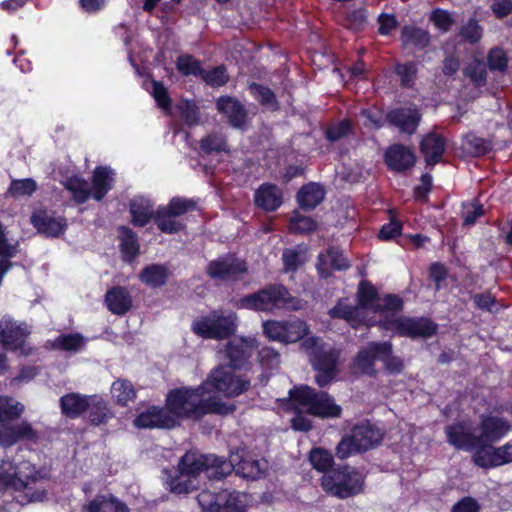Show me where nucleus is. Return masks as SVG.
Segmentation results:
<instances>
[{
  "label": "nucleus",
  "mask_w": 512,
  "mask_h": 512,
  "mask_svg": "<svg viewBox=\"0 0 512 512\" xmlns=\"http://www.w3.org/2000/svg\"><path fill=\"white\" fill-rule=\"evenodd\" d=\"M416 66L413 63L398 64L396 66V73L400 77L401 84L405 87H410L415 79Z\"/></svg>",
  "instance_id": "55"
},
{
  "label": "nucleus",
  "mask_w": 512,
  "mask_h": 512,
  "mask_svg": "<svg viewBox=\"0 0 512 512\" xmlns=\"http://www.w3.org/2000/svg\"><path fill=\"white\" fill-rule=\"evenodd\" d=\"M402 300L398 296L380 297L368 282H361L358 290V303L352 305L347 299L340 300L330 310L332 317L345 319L352 327L379 324L394 334L406 337H429L437 326L425 318L402 317Z\"/></svg>",
  "instance_id": "1"
},
{
  "label": "nucleus",
  "mask_w": 512,
  "mask_h": 512,
  "mask_svg": "<svg viewBox=\"0 0 512 512\" xmlns=\"http://www.w3.org/2000/svg\"><path fill=\"white\" fill-rule=\"evenodd\" d=\"M262 327L266 337L280 343L297 342L309 332L307 324L300 319L268 320L263 322Z\"/></svg>",
  "instance_id": "14"
},
{
  "label": "nucleus",
  "mask_w": 512,
  "mask_h": 512,
  "mask_svg": "<svg viewBox=\"0 0 512 512\" xmlns=\"http://www.w3.org/2000/svg\"><path fill=\"white\" fill-rule=\"evenodd\" d=\"M83 509L86 512H128L127 506L109 493L97 495Z\"/></svg>",
  "instance_id": "28"
},
{
  "label": "nucleus",
  "mask_w": 512,
  "mask_h": 512,
  "mask_svg": "<svg viewBox=\"0 0 512 512\" xmlns=\"http://www.w3.org/2000/svg\"><path fill=\"white\" fill-rule=\"evenodd\" d=\"M316 228L315 221L308 217L295 212L290 220V230L299 233L311 232Z\"/></svg>",
  "instance_id": "49"
},
{
  "label": "nucleus",
  "mask_w": 512,
  "mask_h": 512,
  "mask_svg": "<svg viewBox=\"0 0 512 512\" xmlns=\"http://www.w3.org/2000/svg\"><path fill=\"white\" fill-rule=\"evenodd\" d=\"M302 348L309 355L314 368L318 371L316 382L320 386L328 384L335 376V367L339 351L324 344L317 337H308L302 343Z\"/></svg>",
  "instance_id": "10"
},
{
  "label": "nucleus",
  "mask_w": 512,
  "mask_h": 512,
  "mask_svg": "<svg viewBox=\"0 0 512 512\" xmlns=\"http://www.w3.org/2000/svg\"><path fill=\"white\" fill-rule=\"evenodd\" d=\"M217 108L225 114L230 123L237 128H242L246 123V112L243 106L235 99L222 97L217 101Z\"/></svg>",
  "instance_id": "31"
},
{
  "label": "nucleus",
  "mask_w": 512,
  "mask_h": 512,
  "mask_svg": "<svg viewBox=\"0 0 512 512\" xmlns=\"http://www.w3.org/2000/svg\"><path fill=\"white\" fill-rule=\"evenodd\" d=\"M178 217L172 214L168 209L164 206L158 208L154 215V221L159 228L164 233H175L183 229V223L177 219Z\"/></svg>",
  "instance_id": "37"
},
{
  "label": "nucleus",
  "mask_w": 512,
  "mask_h": 512,
  "mask_svg": "<svg viewBox=\"0 0 512 512\" xmlns=\"http://www.w3.org/2000/svg\"><path fill=\"white\" fill-rule=\"evenodd\" d=\"M29 330L26 325L18 324L8 317L0 320V343L8 350L20 351L27 355L31 348L26 345Z\"/></svg>",
  "instance_id": "15"
},
{
  "label": "nucleus",
  "mask_w": 512,
  "mask_h": 512,
  "mask_svg": "<svg viewBox=\"0 0 512 512\" xmlns=\"http://www.w3.org/2000/svg\"><path fill=\"white\" fill-rule=\"evenodd\" d=\"M325 192L317 183H309L298 192L297 199L301 208L312 210L324 199Z\"/></svg>",
  "instance_id": "34"
},
{
  "label": "nucleus",
  "mask_w": 512,
  "mask_h": 512,
  "mask_svg": "<svg viewBox=\"0 0 512 512\" xmlns=\"http://www.w3.org/2000/svg\"><path fill=\"white\" fill-rule=\"evenodd\" d=\"M112 397L117 403L126 405L129 401L135 398V390L132 384L126 380H116L111 387Z\"/></svg>",
  "instance_id": "42"
},
{
  "label": "nucleus",
  "mask_w": 512,
  "mask_h": 512,
  "mask_svg": "<svg viewBox=\"0 0 512 512\" xmlns=\"http://www.w3.org/2000/svg\"><path fill=\"white\" fill-rule=\"evenodd\" d=\"M255 203L266 211H274L282 204V191L273 184H263L255 192Z\"/></svg>",
  "instance_id": "27"
},
{
  "label": "nucleus",
  "mask_w": 512,
  "mask_h": 512,
  "mask_svg": "<svg viewBox=\"0 0 512 512\" xmlns=\"http://www.w3.org/2000/svg\"><path fill=\"white\" fill-rule=\"evenodd\" d=\"M362 122L369 128H379L381 126V114L376 109L362 110Z\"/></svg>",
  "instance_id": "62"
},
{
  "label": "nucleus",
  "mask_w": 512,
  "mask_h": 512,
  "mask_svg": "<svg viewBox=\"0 0 512 512\" xmlns=\"http://www.w3.org/2000/svg\"><path fill=\"white\" fill-rule=\"evenodd\" d=\"M259 359L262 367L267 370L276 369L280 364V355L269 347L261 349Z\"/></svg>",
  "instance_id": "53"
},
{
  "label": "nucleus",
  "mask_w": 512,
  "mask_h": 512,
  "mask_svg": "<svg viewBox=\"0 0 512 512\" xmlns=\"http://www.w3.org/2000/svg\"><path fill=\"white\" fill-rule=\"evenodd\" d=\"M121 251L127 261H131L139 252V244L135 233L127 227H120Z\"/></svg>",
  "instance_id": "39"
},
{
  "label": "nucleus",
  "mask_w": 512,
  "mask_h": 512,
  "mask_svg": "<svg viewBox=\"0 0 512 512\" xmlns=\"http://www.w3.org/2000/svg\"><path fill=\"white\" fill-rule=\"evenodd\" d=\"M37 188L36 182L31 178L13 180L8 193L13 197H23L32 195Z\"/></svg>",
  "instance_id": "44"
},
{
  "label": "nucleus",
  "mask_w": 512,
  "mask_h": 512,
  "mask_svg": "<svg viewBox=\"0 0 512 512\" xmlns=\"http://www.w3.org/2000/svg\"><path fill=\"white\" fill-rule=\"evenodd\" d=\"M203 80L213 87L224 85L228 81V74L223 66L215 67L209 71L202 70Z\"/></svg>",
  "instance_id": "48"
},
{
  "label": "nucleus",
  "mask_w": 512,
  "mask_h": 512,
  "mask_svg": "<svg viewBox=\"0 0 512 512\" xmlns=\"http://www.w3.org/2000/svg\"><path fill=\"white\" fill-rule=\"evenodd\" d=\"M430 19L436 28L444 32L447 31L453 23L451 15L448 12L440 9L433 11Z\"/></svg>",
  "instance_id": "59"
},
{
  "label": "nucleus",
  "mask_w": 512,
  "mask_h": 512,
  "mask_svg": "<svg viewBox=\"0 0 512 512\" xmlns=\"http://www.w3.org/2000/svg\"><path fill=\"white\" fill-rule=\"evenodd\" d=\"M462 38L470 43H475L482 37V29L474 20H470L461 28Z\"/></svg>",
  "instance_id": "57"
},
{
  "label": "nucleus",
  "mask_w": 512,
  "mask_h": 512,
  "mask_svg": "<svg viewBox=\"0 0 512 512\" xmlns=\"http://www.w3.org/2000/svg\"><path fill=\"white\" fill-rule=\"evenodd\" d=\"M382 437L381 430L375 425L369 422L361 423L352 429L351 435L340 441L336 454L340 459H346L354 453L372 448Z\"/></svg>",
  "instance_id": "12"
},
{
  "label": "nucleus",
  "mask_w": 512,
  "mask_h": 512,
  "mask_svg": "<svg viewBox=\"0 0 512 512\" xmlns=\"http://www.w3.org/2000/svg\"><path fill=\"white\" fill-rule=\"evenodd\" d=\"M402 42L405 45L425 47L429 42V35L420 28L404 27L401 34Z\"/></svg>",
  "instance_id": "43"
},
{
  "label": "nucleus",
  "mask_w": 512,
  "mask_h": 512,
  "mask_svg": "<svg viewBox=\"0 0 512 512\" xmlns=\"http://www.w3.org/2000/svg\"><path fill=\"white\" fill-rule=\"evenodd\" d=\"M256 346L254 338H240L230 342L226 348V356L230 360L229 366L240 367L250 357Z\"/></svg>",
  "instance_id": "26"
},
{
  "label": "nucleus",
  "mask_w": 512,
  "mask_h": 512,
  "mask_svg": "<svg viewBox=\"0 0 512 512\" xmlns=\"http://www.w3.org/2000/svg\"><path fill=\"white\" fill-rule=\"evenodd\" d=\"M473 460L476 465L482 468L500 466L498 462V449L491 444H479L473 449Z\"/></svg>",
  "instance_id": "36"
},
{
  "label": "nucleus",
  "mask_w": 512,
  "mask_h": 512,
  "mask_svg": "<svg viewBox=\"0 0 512 512\" xmlns=\"http://www.w3.org/2000/svg\"><path fill=\"white\" fill-rule=\"evenodd\" d=\"M444 150L445 141L443 137L438 134L429 133L421 141V151L429 165L438 163L442 158Z\"/></svg>",
  "instance_id": "32"
},
{
  "label": "nucleus",
  "mask_w": 512,
  "mask_h": 512,
  "mask_svg": "<svg viewBox=\"0 0 512 512\" xmlns=\"http://www.w3.org/2000/svg\"><path fill=\"white\" fill-rule=\"evenodd\" d=\"M134 424L138 428H172L174 418L167 408L151 406L135 418Z\"/></svg>",
  "instance_id": "22"
},
{
  "label": "nucleus",
  "mask_w": 512,
  "mask_h": 512,
  "mask_svg": "<svg viewBox=\"0 0 512 512\" xmlns=\"http://www.w3.org/2000/svg\"><path fill=\"white\" fill-rule=\"evenodd\" d=\"M106 305L113 314L123 315L132 306V298L129 292L122 287H114L107 291Z\"/></svg>",
  "instance_id": "30"
},
{
  "label": "nucleus",
  "mask_w": 512,
  "mask_h": 512,
  "mask_svg": "<svg viewBox=\"0 0 512 512\" xmlns=\"http://www.w3.org/2000/svg\"><path fill=\"white\" fill-rule=\"evenodd\" d=\"M231 473V465L216 455L188 452L182 456L178 471L169 476L166 484L171 492L189 493L200 485L203 478L220 479Z\"/></svg>",
  "instance_id": "2"
},
{
  "label": "nucleus",
  "mask_w": 512,
  "mask_h": 512,
  "mask_svg": "<svg viewBox=\"0 0 512 512\" xmlns=\"http://www.w3.org/2000/svg\"><path fill=\"white\" fill-rule=\"evenodd\" d=\"M309 460L312 466L318 471H325L333 464L332 454L322 448L312 449L309 455Z\"/></svg>",
  "instance_id": "45"
},
{
  "label": "nucleus",
  "mask_w": 512,
  "mask_h": 512,
  "mask_svg": "<svg viewBox=\"0 0 512 512\" xmlns=\"http://www.w3.org/2000/svg\"><path fill=\"white\" fill-rule=\"evenodd\" d=\"M132 222L136 226L146 225L154 215L150 201L144 197H134L130 203Z\"/></svg>",
  "instance_id": "35"
},
{
  "label": "nucleus",
  "mask_w": 512,
  "mask_h": 512,
  "mask_svg": "<svg viewBox=\"0 0 512 512\" xmlns=\"http://www.w3.org/2000/svg\"><path fill=\"white\" fill-rule=\"evenodd\" d=\"M115 173L109 167H97L93 173L92 186L79 176L69 177L64 185L77 203H84L90 197L100 201L113 187Z\"/></svg>",
  "instance_id": "6"
},
{
  "label": "nucleus",
  "mask_w": 512,
  "mask_h": 512,
  "mask_svg": "<svg viewBox=\"0 0 512 512\" xmlns=\"http://www.w3.org/2000/svg\"><path fill=\"white\" fill-rule=\"evenodd\" d=\"M179 111L188 124H194L198 120V111L194 102L184 101L179 105Z\"/></svg>",
  "instance_id": "61"
},
{
  "label": "nucleus",
  "mask_w": 512,
  "mask_h": 512,
  "mask_svg": "<svg viewBox=\"0 0 512 512\" xmlns=\"http://www.w3.org/2000/svg\"><path fill=\"white\" fill-rule=\"evenodd\" d=\"M85 343L84 337L79 333L62 334L54 340L53 347L65 351L77 352L85 346Z\"/></svg>",
  "instance_id": "41"
},
{
  "label": "nucleus",
  "mask_w": 512,
  "mask_h": 512,
  "mask_svg": "<svg viewBox=\"0 0 512 512\" xmlns=\"http://www.w3.org/2000/svg\"><path fill=\"white\" fill-rule=\"evenodd\" d=\"M197 500L202 512H245V496L238 492L204 490Z\"/></svg>",
  "instance_id": "13"
},
{
  "label": "nucleus",
  "mask_w": 512,
  "mask_h": 512,
  "mask_svg": "<svg viewBox=\"0 0 512 512\" xmlns=\"http://www.w3.org/2000/svg\"><path fill=\"white\" fill-rule=\"evenodd\" d=\"M508 59L505 52L500 48H493L488 54V66L490 70L504 71L507 67Z\"/></svg>",
  "instance_id": "52"
},
{
  "label": "nucleus",
  "mask_w": 512,
  "mask_h": 512,
  "mask_svg": "<svg viewBox=\"0 0 512 512\" xmlns=\"http://www.w3.org/2000/svg\"><path fill=\"white\" fill-rule=\"evenodd\" d=\"M245 270V263L232 255L211 261L207 268L210 277L221 280L234 278Z\"/></svg>",
  "instance_id": "21"
},
{
  "label": "nucleus",
  "mask_w": 512,
  "mask_h": 512,
  "mask_svg": "<svg viewBox=\"0 0 512 512\" xmlns=\"http://www.w3.org/2000/svg\"><path fill=\"white\" fill-rule=\"evenodd\" d=\"M463 147L469 153L478 156L484 154L489 149V144L482 138H479L474 135H469L465 138L463 142Z\"/></svg>",
  "instance_id": "51"
},
{
  "label": "nucleus",
  "mask_w": 512,
  "mask_h": 512,
  "mask_svg": "<svg viewBox=\"0 0 512 512\" xmlns=\"http://www.w3.org/2000/svg\"><path fill=\"white\" fill-rule=\"evenodd\" d=\"M168 277L167 268L163 265L153 264L143 269L140 274V279L143 283L158 287L165 284Z\"/></svg>",
  "instance_id": "38"
},
{
  "label": "nucleus",
  "mask_w": 512,
  "mask_h": 512,
  "mask_svg": "<svg viewBox=\"0 0 512 512\" xmlns=\"http://www.w3.org/2000/svg\"><path fill=\"white\" fill-rule=\"evenodd\" d=\"M234 368L222 365L213 369L202 383V389L209 392L213 400H218L216 395L232 398L242 394L248 389L250 380L242 375H237Z\"/></svg>",
  "instance_id": "7"
},
{
  "label": "nucleus",
  "mask_w": 512,
  "mask_h": 512,
  "mask_svg": "<svg viewBox=\"0 0 512 512\" xmlns=\"http://www.w3.org/2000/svg\"><path fill=\"white\" fill-rule=\"evenodd\" d=\"M36 438V432L32 429L31 425L26 422L15 426H0V446L10 447L19 440H35Z\"/></svg>",
  "instance_id": "25"
},
{
  "label": "nucleus",
  "mask_w": 512,
  "mask_h": 512,
  "mask_svg": "<svg viewBox=\"0 0 512 512\" xmlns=\"http://www.w3.org/2000/svg\"><path fill=\"white\" fill-rule=\"evenodd\" d=\"M400 222L392 219L389 223L382 226L379 237L383 240L394 239L401 232Z\"/></svg>",
  "instance_id": "63"
},
{
  "label": "nucleus",
  "mask_w": 512,
  "mask_h": 512,
  "mask_svg": "<svg viewBox=\"0 0 512 512\" xmlns=\"http://www.w3.org/2000/svg\"><path fill=\"white\" fill-rule=\"evenodd\" d=\"M479 509L480 506L475 499L465 497L453 506L451 512H478Z\"/></svg>",
  "instance_id": "64"
},
{
  "label": "nucleus",
  "mask_w": 512,
  "mask_h": 512,
  "mask_svg": "<svg viewBox=\"0 0 512 512\" xmlns=\"http://www.w3.org/2000/svg\"><path fill=\"white\" fill-rule=\"evenodd\" d=\"M31 222L39 233L48 237H58L66 228L64 218L56 217L46 210L35 211L31 216Z\"/></svg>",
  "instance_id": "23"
},
{
  "label": "nucleus",
  "mask_w": 512,
  "mask_h": 512,
  "mask_svg": "<svg viewBox=\"0 0 512 512\" xmlns=\"http://www.w3.org/2000/svg\"><path fill=\"white\" fill-rule=\"evenodd\" d=\"M237 316L232 311L214 310L198 317L192 323V331L206 339H226L236 332Z\"/></svg>",
  "instance_id": "9"
},
{
  "label": "nucleus",
  "mask_w": 512,
  "mask_h": 512,
  "mask_svg": "<svg viewBox=\"0 0 512 512\" xmlns=\"http://www.w3.org/2000/svg\"><path fill=\"white\" fill-rule=\"evenodd\" d=\"M387 118L400 132L411 135L420 123L421 114L416 108L406 107L392 110Z\"/></svg>",
  "instance_id": "24"
},
{
  "label": "nucleus",
  "mask_w": 512,
  "mask_h": 512,
  "mask_svg": "<svg viewBox=\"0 0 512 512\" xmlns=\"http://www.w3.org/2000/svg\"><path fill=\"white\" fill-rule=\"evenodd\" d=\"M249 91L262 104L271 108L275 107V97L270 89L253 83L249 86Z\"/></svg>",
  "instance_id": "50"
},
{
  "label": "nucleus",
  "mask_w": 512,
  "mask_h": 512,
  "mask_svg": "<svg viewBox=\"0 0 512 512\" xmlns=\"http://www.w3.org/2000/svg\"><path fill=\"white\" fill-rule=\"evenodd\" d=\"M224 461L231 465V471L235 470L237 474L245 478L256 479L267 469V462L264 459H254L244 454L243 450L241 455L238 451L232 452L230 454V460L228 462L226 460Z\"/></svg>",
  "instance_id": "17"
},
{
  "label": "nucleus",
  "mask_w": 512,
  "mask_h": 512,
  "mask_svg": "<svg viewBox=\"0 0 512 512\" xmlns=\"http://www.w3.org/2000/svg\"><path fill=\"white\" fill-rule=\"evenodd\" d=\"M447 441L457 449L472 451L478 445V436L473 433L469 422L461 421L445 429Z\"/></svg>",
  "instance_id": "18"
},
{
  "label": "nucleus",
  "mask_w": 512,
  "mask_h": 512,
  "mask_svg": "<svg viewBox=\"0 0 512 512\" xmlns=\"http://www.w3.org/2000/svg\"><path fill=\"white\" fill-rule=\"evenodd\" d=\"M385 160L390 168L402 171L413 166L415 156L410 149L402 145H394L387 150Z\"/></svg>",
  "instance_id": "29"
},
{
  "label": "nucleus",
  "mask_w": 512,
  "mask_h": 512,
  "mask_svg": "<svg viewBox=\"0 0 512 512\" xmlns=\"http://www.w3.org/2000/svg\"><path fill=\"white\" fill-rule=\"evenodd\" d=\"M166 408L174 418V426L181 419L195 420L209 413L227 414L232 411V406L213 400L212 395L202 389V384L197 388L183 387L170 391Z\"/></svg>",
  "instance_id": "3"
},
{
  "label": "nucleus",
  "mask_w": 512,
  "mask_h": 512,
  "mask_svg": "<svg viewBox=\"0 0 512 512\" xmlns=\"http://www.w3.org/2000/svg\"><path fill=\"white\" fill-rule=\"evenodd\" d=\"M227 144L222 135L212 134L201 140V150L205 154L226 151Z\"/></svg>",
  "instance_id": "47"
},
{
  "label": "nucleus",
  "mask_w": 512,
  "mask_h": 512,
  "mask_svg": "<svg viewBox=\"0 0 512 512\" xmlns=\"http://www.w3.org/2000/svg\"><path fill=\"white\" fill-rule=\"evenodd\" d=\"M465 75L469 77L476 85L485 83L486 71L482 62H475L465 69Z\"/></svg>",
  "instance_id": "58"
},
{
  "label": "nucleus",
  "mask_w": 512,
  "mask_h": 512,
  "mask_svg": "<svg viewBox=\"0 0 512 512\" xmlns=\"http://www.w3.org/2000/svg\"><path fill=\"white\" fill-rule=\"evenodd\" d=\"M283 262L285 269L287 271L295 270L301 263L304 262V257L301 253L293 250L287 249L283 252Z\"/></svg>",
  "instance_id": "60"
},
{
  "label": "nucleus",
  "mask_w": 512,
  "mask_h": 512,
  "mask_svg": "<svg viewBox=\"0 0 512 512\" xmlns=\"http://www.w3.org/2000/svg\"><path fill=\"white\" fill-rule=\"evenodd\" d=\"M176 66L179 72L186 76H197L202 74L200 62L191 55L186 54L179 56L176 61Z\"/></svg>",
  "instance_id": "46"
},
{
  "label": "nucleus",
  "mask_w": 512,
  "mask_h": 512,
  "mask_svg": "<svg viewBox=\"0 0 512 512\" xmlns=\"http://www.w3.org/2000/svg\"><path fill=\"white\" fill-rule=\"evenodd\" d=\"M24 406L13 398L0 396V423L19 417Z\"/></svg>",
  "instance_id": "40"
},
{
  "label": "nucleus",
  "mask_w": 512,
  "mask_h": 512,
  "mask_svg": "<svg viewBox=\"0 0 512 512\" xmlns=\"http://www.w3.org/2000/svg\"><path fill=\"white\" fill-rule=\"evenodd\" d=\"M151 94L155 99L157 105L163 110H168L170 107V98L167 93V89L162 83L158 81L152 82Z\"/></svg>",
  "instance_id": "54"
},
{
  "label": "nucleus",
  "mask_w": 512,
  "mask_h": 512,
  "mask_svg": "<svg viewBox=\"0 0 512 512\" xmlns=\"http://www.w3.org/2000/svg\"><path fill=\"white\" fill-rule=\"evenodd\" d=\"M98 407L102 409V403L96 396H84L78 393H70L60 398V407L62 413L69 418H76L88 407Z\"/></svg>",
  "instance_id": "20"
},
{
  "label": "nucleus",
  "mask_w": 512,
  "mask_h": 512,
  "mask_svg": "<svg viewBox=\"0 0 512 512\" xmlns=\"http://www.w3.org/2000/svg\"><path fill=\"white\" fill-rule=\"evenodd\" d=\"M392 350L390 342H372L359 351L354 359V368L357 372L372 374L374 372V364L380 357H384Z\"/></svg>",
  "instance_id": "16"
},
{
  "label": "nucleus",
  "mask_w": 512,
  "mask_h": 512,
  "mask_svg": "<svg viewBox=\"0 0 512 512\" xmlns=\"http://www.w3.org/2000/svg\"><path fill=\"white\" fill-rule=\"evenodd\" d=\"M509 422L498 416L482 417L479 426L478 445L492 444L503 438L510 430Z\"/></svg>",
  "instance_id": "19"
},
{
  "label": "nucleus",
  "mask_w": 512,
  "mask_h": 512,
  "mask_svg": "<svg viewBox=\"0 0 512 512\" xmlns=\"http://www.w3.org/2000/svg\"><path fill=\"white\" fill-rule=\"evenodd\" d=\"M290 399L282 400L288 409L295 412L291 420L292 427L298 431H308L311 428V421L303 413L321 418L338 417L341 412L340 406L324 392H315L311 387L300 386L289 392Z\"/></svg>",
  "instance_id": "4"
},
{
  "label": "nucleus",
  "mask_w": 512,
  "mask_h": 512,
  "mask_svg": "<svg viewBox=\"0 0 512 512\" xmlns=\"http://www.w3.org/2000/svg\"><path fill=\"white\" fill-rule=\"evenodd\" d=\"M363 475L350 467L334 469L324 473L322 488L330 495L345 499L360 493L363 489Z\"/></svg>",
  "instance_id": "11"
},
{
  "label": "nucleus",
  "mask_w": 512,
  "mask_h": 512,
  "mask_svg": "<svg viewBox=\"0 0 512 512\" xmlns=\"http://www.w3.org/2000/svg\"><path fill=\"white\" fill-rule=\"evenodd\" d=\"M40 478V473L30 462L14 465L3 460L0 463V492H10L20 504L40 501L45 497Z\"/></svg>",
  "instance_id": "5"
},
{
  "label": "nucleus",
  "mask_w": 512,
  "mask_h": 512,
  "mask_svg": "<svg viewBox=\"0 0 512 512\" xmlns=\"http://www.w3.org/2000/svg\"><path fill=\"white\" fill-rule=\"evenodd\" d=\"M289 293L281 285L269 286L240 299L238 306L244 309L270 312L278 308L299 310L302 304L298 300H289Z\"/></svg>",
  "instance_id": "8"
},
{
  "label": "nucleus",
  "mask_w": 512,
  "mask_h": 512,
  "mask_svg": "<svg viewBox=\"0 0 512 512\" xmlns=\"http://www.w3.org/2000/svg\"><path fill=\"white\" fill-rule=\"evenodd\" d=\"M318 259L319 264L317 268L322 277H327L329 275V266L336 270H344L349 267L347 259L337 248H330L326 254H320Z\"/></svg>",
  "instance_id": "33"
},
{
  "label": "nucleus",
  "mask_w": 512,
  "mask_h": 512,
  "mask_svg": "<svg viewBox=\"0 0 512 512\" xmlns=\"http://www.w3.org/2000/svg\"><path fill=\"white\" fill-rule=\"evenodd\" d=\"M194 206V202L191 200L175 197L169 202L168 205L164 207L168 209L172 214L179 217L192 210Z\"/></svg>",
  "instance_id": "56"
}]
</instances>
